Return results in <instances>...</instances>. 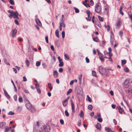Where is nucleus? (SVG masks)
<instances>
[{
	"mask_svg": "<svg viewBox=\"0 0 132 132\" xmlns=\"http://www.w3.org/2000/svg\"><path fill=\"white\" fill-rule=\"evenodd\" d=\"M95 11L97 13L100 12L101 10V6L100 3H98L96 4L95 7Z\"/></svg>",
	"mask_w": 132,
	"mask_h": 132,
	"instance_id": "obj_1",
	"label": "nucleus"
},
{
	"mask_svg": "<svg viewBox=\"0 0 132 132\" xmlns=\"http://www.w3.org/2000/svg\"><path fill=\"white\" fill-rule=\"evenodd\" d=\"M86 13L88 15V17L86 18V19L87 20L90 21L91 19L92 14L88 10H87Z\"/></svg>",
	"mask_w": 132,
	"mask_h": 132,
	"instance_id": "obj_2",
	"label": "nucleus"
},
{
	"mask_svg": "<svg viewBox=\"0 0 132 132\" xmlns=\"http://www.w3.org/2000/svg\"><path fill=\"white\" fill-rule=\"evenodd\" d=\"M26 106L27 109L28 110H30L31 108V105L29 101L27 100H26Z\"/></svg>",
	"mask_w": 132,
	"mask_h": 132,
	"instance_id": "obj_3",
	"label": "nucleus"
},
{
	"mask_svg": "<svg viewBox=\"0 0 132 132\" xmlns=\"http://www.w3.org/2000/svg\"><path fill=\"white\" fill-rule=\"evenodd\" d=\"M12 13L13 16L14 18L17 19H19V17L18 16L19 15V14L17 11H16L15 12H14V11L13 12H12Z\"/></svg>",
	"mask_w": 132,
	"mask_h": 132,
	"instance_id": "obj_4",
	"label": "nucleus"
},
{
	"mask_svg": "<svg viewBox=\"0 0 132 132\" xmlns=\"http://www.w3.org/2000/svg\"><path fill=\"white\" fill-rule=\"evenodd\" d=\"M99 71L100 73L102 74H104L105 73V69L102 66H100L99 68Z\"/></svg>",
	"mask_w": 132,
	"mask_h": 132,
	"instance_id": "obj_5",
	"label": "nucleus"
},
{
	"mask_svg": "<svg viewBox=\"0 0 132 132\" xmlns=\"http://www.w3.org/2000/svg\"><path fill=\"white\" fill-rule=\"evenodd\" d=\"M121 24V19H118V20L116 23V28H118L120 27Z\"/></svg>",
	"mask_w": 132,
	"mask_h": 132,
	"instance_id": "obj_6",
	"label": "nucleus"
},
{
	"mask_svg": "<svg viewBox=\"0 0 132 132\" xmlns=\"http://www.w3.org/2000/svg\"><path fill=\"white\" fill-rule=\"evenodd\" d=\"M117 108L119 110V112L120 114H122L123 113H124L123 109L121 108L120 106H118Z\"/></svg>",
	"mask_w": 132,
	"mask_h": 132,
	"instance_id": "obj_7",
	"label": "nucleus"
},
{
	"mask_svg": "<svg viewBox=\"0 0 132 132\" xmlns=\"http://www.w3.org/2000/svg\"><path fill=\"white\" fill-rule=\"evenodd\" d=\"M43 127L44 129L45 132H49L50 131V127L49 126H46V128L45 127Z\"/></svg>",
	"mask_w": 132,
	"mask_h": 132,
	"instance_id": "obj_8",
	"label": "nucleus"
},
{
	"mask_svg": "<svg viewBox=\"0 0 132 132\" xmlns=\"http://www.w3.org/2000/svg\"><path fill=\"white\" fill-rule=\"evenodd\" d=\"M69 97H68L67 99H65L63 102V104L64 106H65L67 105L68 100L69 99Z\"/></svg>",
	"mask_w": 132,
	"mask_h": 132,
	"instance_id": "obj_9",
	"label": "nucleus"
},
{
	"mask_svg": "<svg viewBox=\"0 0 132 132\" xmlns=\"http://www.w3.org/2000/svg\"><path fill=\"white\" fill-rule=\"evenodd\" d=\"M71 108L72 109V112L73 113L75 112V106L74 104H73V101L72 100H71Z\"/></svg>",
	"mask_w": 132,
	"mask_h": 132,
	"instance_id": "obj_10",
	"label": "nucleus"
},
{
	"mask_svg": "<svg viewBox=\"0 0 132 132\" xmlns=\"http://www.w3.org/2000/svg\"><path fill=\"white\" fill-rule=\"evenodd\" d=\"M6 125V123L4 122H0V128L3 129L5 127Z\"/></svg>",
	"mask_w": 132,
	"mask_h": 132,
	"instance_id": "obj_11",
	"label": "nucleus"
},
{
	"mask_svg": "<svg viewBox=\"0 0 132 132\" xmlns=\"http://www.w3.org/2000/svg\"><path fill=\"white\" fill-rule=\"evenodd\" d=\"M17 32V30L16 29H14L12 30V35L13 37H14Z\"/></svg>",
	"mask_w": 132,
	"mask_h": 132,
	"instance_id": "obj_12",
	"label": "nucleus"
},
{
	"mask_svg": "<svg viewBox=\"0 0 132 132\" xmlns=\"http://www.w3.org/2000/svg\"><path fill=\"white\" fill-rule=\"evenodd\" d=\"M4 94L9 99L10 98V96L9 94H8L7 92L5 90V89L4 90Z\"/></svg>",
	"mask_w": 132,
	"mask_h": 132,
	"instance_id": "obj_13",
	"label": "nucleus"
},
{
	"mask_svg": "<svg viewBox=\"0 0 132 132\" xmlns=\"http://www.w3.org/2000/svg\"><path fill=\"white\" fill-rule=\"evenodd\" d=\"M128 14L129 18L132 22V13L130 11L128 13Z\"/></svg>",
	"mask_w": 132,
	"mask_h": 132,
	"instance_id": "obj_14",
	"label": "nucleus"
},
{
	"mask_svg": "<svg viewBox=\"0 0 132 132\" xmlns=\"http://www.w3.org/2000/svg\"><path fill=\"white\" fill-rule=\"evenodd\" d=\"M96 127L97 129L100 130L101 127V124L99 123H97L96 126Z\"/></svg>",
	"mask_w": 132,
	"mask_h": 132,
	"instance_id": "obj_15",
	"label": "nucleus"
},
{
	"mask_svg": "<svg viewBox=\"0 0 132 132\" xmlns=\"http://www.w3.org/2000/svg\"><path fill=\"white\" fill-rule=\"evenodd\" d=\"M128 81L127 80H126L124 82L123 84L124 85L126 88H128Z\"/></svg>",
	"mask_w": 132,
	"mask_h": 132,
	"instance_id": "obj_16",
	"label": "nucleus"
},
{
	"mask_svg": "<svg viewBox=\"0 0 132 132\" xmlns=\"http://www.w3.org/2000/svg\"><path fill=\"white\" fill-rule=\"evenodd\" d=\"M58 75V73L57 71L55 70L53 72V75L55 78L57 77Z\"/></svg>",
	"mask_w": 132,
	"mask_h": 132,
	"instance_id": "obj_17",
	"label": "nucleus"
},
{
	"mask_svg": "<svg viewBox=\"0 0 132 132\" xmlns=\"http://www.w3.org/2000/svg\"><path fill=\"white\" fill-rule=\"evenodd\" d=\"M36 21L37 24L39 26H41L42 23L38 19H36Z\"/></svg>",
	"mask_w": 132,
	"mask_h": 132,
	"instance_id": "obj_18",
	"label": "nucleus"
},
{
	"mask_svg": "<svg viewBox=\"0 0 132 132\" xmlns=\"http://www.w3.org/2000/svg\"><path fill=\"white\" fill-rule=\"evenodd\" d=\"M88 2L90 5L92 6H93L94 5V3L92 0H88Z\"/></svg>",
	"mask_w": 132,
	"mask_h": 132,
	"instance_id": "obj_19",
	"label": "nucleus"
},
{
	"mask_svg": "<svg viewBox=\"0 0 132 132\" xmlns=\"http://www.w3.org/2000/svg\"><path fill=\"white\" fill-rule=\"evenodd\" d=\"M60 26L62 27H65V24L64 23V22H61L60 23Z\"/></svg>",
	"mask_w": 132,
	"mask_h": 132,
	"instance_id": "obj_20",
	"label": "nucleus"
},
{
	"mask_svg": "<svg viewBox=\"0 0 132 132\" xmlns=\"http://www.w3.org/2000/svg\"><path fill=\"white\" fill-rule=\"evenodd\" d=\"M105 130L107 132H110V131H112L110 128L108 127H105Z\"/></svg>",
	"mask_w": 132,
	"mask_h": 132,
	"instance_id": "obj_21",
	"label": "nucleus"
},
{
	"mask_svg": "<svg viewBox=\"0 0 132 132\" xmlns=\"http://www.w3.org/2000/svg\"><path fill=\"white\" fill-rule=\"evenodd\" d=\"M126 63V60H121V65L122 66Z\"/></svg>",
	"mask_w": 132,
	"mask_h": 132,
	"instance_id": "obj_22",
	"label": "nucleus"
},
{
	"mask_svg": "<svg viewBox=\"0 0 132 132\" xmlns=\"http://www.w3.org/2000/svg\"><path fill=\"white\" fill-rule=\"evenodd\" d=\"M87 100H88L89 102H92V100L89 97V96L87 95Z\"/></svg>",
	"mask_w": 132,
	"mask_h": 132,
	"instance_id": "obj_23",
	"label": "nucleus"
},
{
	"mask_svg": "<svg viewBox=\"0 0 132 132\" xmlns=\"http://www.w3.org/2000/svg\"><path fill=\"white\" fill-rule=\"evenodd\" d=\"M55 34L57 37L59 38V31L58 30H56Z\"/></svg>",
	"mask_w": 132,
	"mask_h": 132,
	"instance_id": "obj_24",
	"label": "nucleus"
},
{
	"mask_svg": "<svg viewBox=\"0 0 132 132\" xmlns=\"http://www.w3.org/2000/svg\"><path fill=\"white\" fill-rule=\"evenodd\" d=\"M8 1L11 5H14L15 3L13 0H8Z\"/></svg>",
	"mask_w": 132,
	"mask_h": 132,
	"instance_id": "obj_25",
	"label": "nucleus"
},
{
	"mask_svg": "<svg viewBox=\"0 0 132 132\" xmlns=\"http://www.w3.org/2000/svg\"><path fill=\"white\" fill-rule=\"evenodd\" d=\"M105 10L106 11L107 13H108L109 11V9L108 6V5H106V6L105 7Z\"/></svg>",
	"mask_w": 132,
	"mask_h": 132,
	"instance_id": "obj_26",
	"label": "nucleus"
},
{
	"mask_svg": "<svg viewBox=\"0 0 132 132\" xmlns=\"http://www.w3.org/2000/svg\"><path fill=\"white\" fill-rule=\"evenodd\" d=\"M79 116L81 118L82 117L84 116V113L82 110L81 111L80 113L79 114Z\"/></svg>",
	"mask_w": 132,
	"mask_h": 132,
	"instance_id": "obj_27",
	"label": "nucleus"
},
{
	"mask_svg": "<svg viewBox=\"0 0 132 132\" xmlns=\"http://www.w3.org/2000/svg\"><path fill=\"white\" fill-rule=\"evenodd\" d=\"M93 108V106L91 105H89L88 106V109L90 110H92Z\"/></svg>",
	"mask_w": 132,
	"mask_h": 132,
	"instance_id": "obj_28",
	"label": "nucleus"
},
{
	"mask_svg": "<svg viewBox=\"0 0 132 132\" xmlns=\"http://www.w3.org/2000/svg\"><path fill=\"white\" fill-rule=\"evenodd\" d=\"M5 130H4V131L5 132H8L10 130V128L9 127H5Z\"/></svg>",
	"mask_w": 132,
	"mask_h": 132,
	"instance_id": "obj_29",
	"label": "nucleus"
},
{
	"mask_svg": "<svg viewBox=\"0 0 132 132\" xmlns=\"http://www.w3.org/2000/svg\"><path fill=\"white\" fill-rule=\"evenodd\" d=\"M101 117V115L100 114L97 113V115L94 116V118L96 119L97 117L100 118Z\"/></svg>",
	"mask_w": 132,
	"mask_h": 132,
	"instance_id": "obj_30",
	"label": "nucleus"
},
{
	"mask_svg": "<svg viewBox=\"0 0 132 132\" xmlns=\"http://www.w3.org/2000/svg\"><path fill=\"white\" fill-rule=\"evenodd\" d=\"M106 28L107 31H109L110 30V27L109 25H105L104 26Z\"/></svg>",
	"mask_w": 132,
	"mask_h": 132,
	"instance_id": "obj_31",
	"label": "nucleus"
},
{
	"mask_svg": "<svg viewBox=\"0 0 132 132\" xmlns=\"http://www.w3.org/2000/svg\"><path fill=\"white\" fill-rule=\"evenodd\" d=\"M48 85L50 89L51 90H52V86L51 84L50 83H49L48 84Z\"/></svg>",
	"mask_w": 132,
	"mask_h": 132,
	"instance_id": "obj_32",
	"label": "nucleus"
},
{
	"mask_svg": "<svg viewBox=\"0 0 132 132\" xmlns=\"http://www.w3.org/2000/svg\"><path fill=\"white\" fill-rule=\"evenodd\" d=\"M98 17L100 21H103L104 19L103 18L101 17L100 16H98Z\"/></svg>",
	"mask_w": 132,
	"mask_h": 132,
	"instance_id": "obj_33",
	"label": "nucleus"
},
{
	"mask_svg": "<svg viewBox=\"0 0 132 132\" xmlns=\"http://www.w3.org/2000/svg\"><path fill=\"white\" fill-rule=\"evenodd\" d=\"M40 64V62L38 61H37L36 63V65L37 67H39Z\"/></svg>",
	"mask_w": 132,
	"mask_h": 132,
	"instance_id": "obj_34",
	"label": "nucleus"
},
{
	"mask_svg": "<svg viewBox=\"0 0 132 132\" xmlns=\"http://www.w3.org/2000/svg\"><path fill=\"white\" fill-rule=\"evenodd\" d=\"M57 59L59 60V62L60 63L62 62H63L62 61V60L61 59L60 56H58L57 57Z\"/></svg>",
	"mask_w": 132,
	"mask_h": 132,
	"instance_id": "obj_35",
	"label": "nucleus"
},
{
	"mask_svg": "<svg viewBox=\"0 0 132 132\" xmlns=\"http://www.w3.org/2000/svg\"><path fill=\"white\" fill-rule=\"evenodd\" d=\"M92 73L93 75L94 76L96 77V72L94 70L92 71Z\"/></svg>",
	"mask_w": 132,
	"mask_h": 132,
	"instance_id": "obj_36",
	"label": "nucleus"
},
{
	"mask_svg": "<svg viewBox=\"0 0 132 132\" xmlns=\"http://www.w3.org/2000/svg\"><path fill=\"white\" fill-rule=\"evenodd\" d=\"M93 40L94 41H95L96 42H97L98 41V39L97 37H95L94 38H93Z\"/></svg>",
	"mask_w": 132,
	"mask_h": 132,
	"instance_id": "obj_37",
	"label": "nucleus"
},
{
	"mask_svg": "<svg viewBox=\"0 0 132 132\" xmlns=\"http://www.w3.org/2000/svg\"><path fill=\"white\" fill-rule=\"evenodd\" d=\"M72 91V90L71 89H69V90H68V91L67 93V95H68L70 93H71Z\"/></svg>",
	"mask_w": 132,
	"mask_h": 132,
	"instance_id": "obj_38",
	"label": "nucleus"
},
{
	"mask_svg": "<svg viewBox=\"0 0 132 132\" xmlns=\"http://www.w3.org/2000/svg\"><path fill=\"white\" fill-rule=\"evenodd\" d=\"M64 56L65 57V60H68L69 59V57L67 55L65 54L64 55Z\"/></svg>",
	"mask_w": 132,
	"mask_h": 132,
	"instance_id": "obj_39",
	"label": "nucleus"
},
{
	"mask_svg": "<svg viewBox=\"0 0 132 132\" xmlns=\"http://www.w3.org/2000/svg\"><path fill=\"white\" fill-rule=\"evenodd\" d=\"M35 126L36 127H38L39 126V122L38 121L36 123V124H35Z\"/></svg>",
	"mask_w": 132,
	"mask_h": 132,
	"instance_id": "obj_40",
	"label": "nucleus"
},
{
	"mask_svg": "<svg viewBox=\"0 0 132 132\" xmlns=\"http://www.w3.org/2000/svg\"><path fill=\"white\" fill-rule=\"evenodd\" d=\"M65 115L66 116L68 117L69 116V114L67 110H66L65 111Z\"/></svg>",
	"mask_w": 132,
	"mask_h": 132,
	"instance_id": "obj_41",
	"label": "nucleus"
},
{
	"mask_svg": "<svg viewBox=\"0 0 132 132\" xmlns=\"http://www.w3.org/2000/svg\"><path fill=\"white\" fill-rule=\"evenodd\" d=\"M97 51L98 52V55L100 56V57L102 56L103 55L99 51L97 50Z\"/></svg>",
	"mask_w": 132,
	"mask_h": 132,
	"instance_id": "obj_42",
	"label": "nucleus"
},
{
	"mask_svg": "<svg viewBox=\"0 0 132 132\" xmlns=\"http://www.w3.org/2000/svg\"><path fill=\"white\" fill-rule=\"evenodd\" d=\"M124 71L126 72H129V69L127 68H124Z\"/></svg>",
	"mask_w": 132,
	"mask_h": 132,
	"instance_id": "obj_43",
	"label": "nucleus"
},
{
	"mask_svg": "<svg viewBox=\"0 0 132 132\" xmlns=\"http://www.w3.org/2000/svg\"><path fill=\"white\" fill-rule=\"evenodd\" d=\"M82 77V75L81 74L80 76H79V80L80 82L81 83Z\"/></svg>",
	"mask_w": 132,
	"mask_h": 132,
	"instance_id": "obj_44",
	"label": "nucleus"
},
{
	"mask_svg": "<svg viewBox=\"0 0 132 132\" xmlns=\"http://www.w3.org/2000/svg\"><path fill=\"white\" fill-rule=\"evenodd\" d=\"M97 120L98 122H101L102 121V119L100 117L99 118L97 119Z\"/></svg>",
	"mask_w": 132,
	"mask_h": 132,
	"instance_id": "obj_45",
	"label": "nucleus"
},
{
	"mask_svg": "<svg viewBox=\"0 0 132 132\" xmlns=\"http://www.w3.org/2000/svg\"><path fill=\"white\" fill-rule=\"evenodd\" d=\"M14 99L15 101H16L17 100V96L16 95H15L14 97Z\"/></svg>",
	"mask_w": 132,
	"mask_h": 132,
	"instance_id": "obj_46",
	"label": "nucleus"
},
{
	"mask_svg": "<svg viewBox=\"0 0 132 132\" xmlns=\"http://www.w3.org/2000/svg\"><path fill=\"white\" fill-rule=\"evenodd\" d=\"M35 85L36 86V89H38L39 88V85L38 84H35Z\"/></svg>",
	"mask_w": 132,
	"mask_h": 132,
	"instance_id": "obj_47",
	"label": "nucleus"
},
{
	"mask_svg": "<svg viewBox=\"0 0 132 132\" xmlns=\"http://www.w3.org/2000/svg\"><path fill=\"white\" fill-rule=\"evenodd\" d=\"M74 9H75V12L76 13H78L79 12V10L78 9L75 7H74Z\"/></svg>",
	"mask_w": 132,
	"mask_h": 132,
	"instance_id": "obj_48",
	"label": "nucleus"
},
{
	"mask_svg": "<svg viewBox=\"0 0 132 132\" xmlns=\"http://www.w3.org/2000/svg\"><path fill=\"white\" fill-rule=\"evenodd\" d=\"M26 63L27 66H29V62L28 60H27L26 61Z\"/></svg>",
	"mask_w": 132,
	"mask_h": 132,
	"instance_id": "obj_49",
	"label": "nucleus"
},
{
	"mask_svg": "<svg viewBox=\"0 0 132 132\" xmlns=\"http://www.w3.org/2000/svg\"><path fill=\"white\" fill-rule=\"evenodd\" d=\"M19 101L20 103H21L23 101L22 98L21 97H19Z\"/></svg>",
	"mask_w": 132,
	"mask_h": 132,
	"instance_id": "obj_50",
	"label": "nucleus"
},
{
	"mask_svg": "<svg viewBox=\"0 0 132 132\" xmlns=\"http://www.w3.org/2000/svg\"><path fill=\"white\" fill-rule=\"evenodd\" d=\"M123 34V31L122 30L120 31L119 32V34L121 37H122Z\"/></svg>",
	"mask_w": 132,
	"mask_h": 132,
	"instance_id": "obj_51",
	"label": "nucleus"
},
{
	"mask_svg": "<svg viewBox=\"0 0 132 132\" xmlns=\"http://www.w3.org/2000/svg\"><path fill=\"white\" fill-rule=\"evenodd\" d=\"M8 114L10 115H13L14 114V113L12 111H10L8 113Z\"/></svg>",
	"mask_w": 132,
	"mask_h": 132,
	"instance_id": "obj_52",
	"label": "nucleus"
},
{
	"mask_svg": "<svg viewBox=\"0 0 132 132\" xmlns=\"http://www.w3.org/2000/svg\"><path fill=\"white\" fill-rule=\"evenodd\" d=\"M106 54H108L109 55V56H112L113 54L112 53H110V52H107Z\"/></svg>",
	"mask_w": 132,
	"mask_h": 132,
	"instance_id": "obj_53",
	"label": "nucleus"
},
{
	"mask_svg": "<svg viewBox=\"0 0 132 132\" xmlns=\"http://www.w3.org/2000/svg\"><path fill=\"white\" fill-rule=\"evenodd\" d=\"M64 63L63 62H62L60 63L59 65L60 67H62Z\"/></svg>",
	"mask_w": 132,
	"mask_h": 132,
	"instance_id": "obj_54",
	"label": "nucleus"
},
{
	"mask_svg": "<svg viewBox=\"0 0 132 132\" xmlns=\"http://www.w3.org/2000/svg\"><path fill=\"white\" fill-rule=\"evenodd\" d=\"M62 38H64L65 37V33L64 32V31H62Z\"/></svg>",
	"mask_w": 132,
	"mask_h": 132,
	"instance_id": "obj_55",
	"label": "nucleus"
},
{
	"mask_svg": "<svg viewBox=\"0 0 132 132\" xmlns=\"http://www.w3.org/2000/svg\"><path fill=\"white\" fill-rule=\"evenodd\" d=\"M42 65L43 66V68H44L45 69L47 67L45 63H43L42 64Z\"/></svg>",
	"mask_w": 132,
	"mask_h": 132,
	"instance_id": "obj_56",
	"label": "nucleus"
},
{
	"mask_svg": "<svg viewBox=\"0 0 132 132\" xmlns=\"http://www.w3.org/2000/svg\"><path fill=\"white\" fill-rule=\"evenodd\" d=\"M45 39L46 40V43H48V36H46L45 37Z\"/></svg>",
	"mask_w": 132,
	"mask_h": 132,
	"instance_id": "obj_57",
	"label": "nucleus"
},
{
	"mask_svg": "<svg viewBox=\"0 0 132 132\" xmlns=\"http://www.w3.org/2000/svg\"><path fill=\"white\" fill-rule=\"evenodd\" d=\"M18 109L20 111H21L22 109V108L20 106H19L18 108Z\"/></svg>",
	"mask_w": 132,
	"mask_h": 132,
	"instance_id": "obj_58",
	"label": "nucleus"
},
{
	"mask_svg": "<svg viewBox=\"0 0 132 132\" xmlns=\"http://www.w3.org/2000/svg\"><path fill=\"white\" fill-rule=\"evenodd\" d=\"M59 71L60 73L62 72L63 71V69L62 68H60L59 70Z\"/></svg>",
	"mask_w": 132,
	"mask_h": 132,
	"instance_id": "obj_59",
	"label": "nucleus"
},
{
	"mask_svg": "<svg viewBox=\"0 0 132 132\" xmlns=\"http://www.w3.org/2000/svg\"><path fill=\"white\" fill-rule=\"evenodd\" d=\"M85 59L86 62L87 63H88L89 62V59L87 57H86Z\"/></svg>",
	"mask_w": 132,
	"mask_h": 132,
	"instance_id": "obj_60",
	"label": "nucleus"
},
{
	"mask_svg": "<svg viewBox=\"0 0 132 132\" xmlns=\"http://www.w3.org/2000/svg\"><path fill=\"white\" fill-rule=\"evenodd\" d=\"M60 122L62 125H63L64 123V121L62 119H60Z\"/></svg>",
	"mask_w": 132,
	"mask_h": 132,
	"instance_id": "obj_61",
	"label": "nucleus"
},
{
	"mask_svg": "<svg viewBox=\"0 0 132 132\" xmlns=\"http://www.w3.org/2000/svg\"><path fill=\"white\" fill-rule=\"evenodd\" d=\"M4 62L6 64L10 65V63L7 62L6 60H4Z\"/></svg>",
	"mask_w": 132,
	"mask_h": 132,
	"instance_id": "obj_62",
	"label": "nucleus"
},
{
	"mask_svg": "<svg viewBox=\"0 0 132 132\" xmlns=\"http://www.w3.org/2000/svg\"><path fill=\"white\" fill-rule=\"evenodd\" d=\"M84 5L85 6H86V7H90V5L88 4H87V3H86V4H84Z\"/></svg>",
	"mask_w": 132,
	"mask_h": 132,
	"instance_id": "obj_63",
	"label": "nucleus"
},
{
	"mask_svg": "<svg viewBox=\"0 0 132 132\" xmlns=\"http://www.w3.org/2000/svg\"><path fill=\"white\" fill-rule=\"evenodd\" d=\"M14 22L17 25H19V23L18 21V20H14Z\"/></svg>",
	"mask_w": 132,
	"mask_h": 132,
	"instance_id": "obj_64",
	"label": "nucleus"
}]
</instances>
